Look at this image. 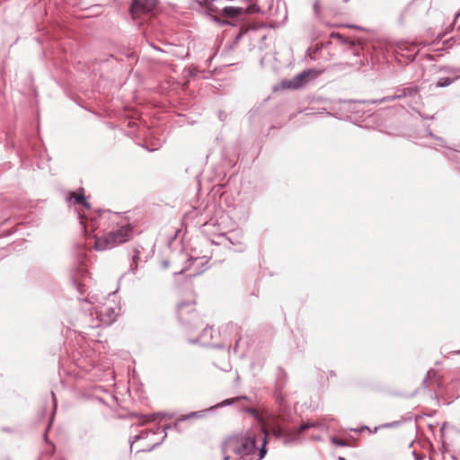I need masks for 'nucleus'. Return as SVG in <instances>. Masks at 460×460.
I'll list each match as a JSON object with an SVG mask.
<instances>
[{
    "mask_svg": "<svg viewBox=\"0 0 460 460\" xmlns=\"http://www.w3.org/2000/svg\"><path fill=\"white\" fill-rule=\"evenodd\" d=\"M208 337L210 339H212V328L211 327H206L203 332H201L200 336L199 339H196V340H190V341L191 343H196L198 342L199 341H202V340H206V338Z\"/></svg>",
    "mask_w": 460,
    "mask_h": 460,
    "instance_id": "f3484780",
    "label": "nucleus"
},
{
    "mask_svg": "<svg viewBox=\"0 0 460 460\" xmlns=\"http://www.w3.org/2000/svg\"><path fill=\"white\" fill-rule=\"evenodd\" d=\"M208 410H204V411H192V412H190L188 414H185V415H181L180 418H179V420L180 421H185L187 420H190L191 418H202L203 416H205L206 412H207Z\"/></svg>",
    "mask_w": 460,
    "mask_h": 460,
    "instance_id": "4468645a",
    "label": "nucleus"
},
{
    "mask_svg": "<svg viewBox=\"0 0 460 460\" xmlns=\"http://www.w3.org/2000/svg\"><path fill=\"white\" fill-rule=\"evenodd\" d=\"M312 438H313L314 440H317V441L322 440V437H321V436H319V435H314V436H312Z\"/></svg>",
    "mask_w": 460,
    "mask_h": 460,
    "instance_id": "f704fd0d",
    "label": "nucleus"
},
{
    "mask_svg": "<svg viewBox=\"0 0 460 460\" xmlns=\"http://www.w3.org/2000/svg\"><path fill=\"white\" fill-rule=\"evenodd\" d=\"M330 441L332 442V444H333L334 446H337V447H349V444L347 441L338 438L333 436L330 438Z\"/></svg>",
    "mask_w": 460,
    "mask_h": 460,
    "instance_id": "aec40b11",
    "label": "nucleus"
},
{
    "mask_svg": "<svg viewBox=\"0 0 460 460\" xmlns=\"http://www.w3.org/2000/svg\"><path fill=\"white\" fill-rule=\"evenodd\" d=\"M191 261H193L194 262L198 261H199V258H191Z\"/></svg>",
    "mask_w": 460,
    "mask_h": 460,
    "instance_id": "49530a36",
    "label": "nucleus"
},
{
    "mask_svg": "<svg viewBox=\"0 0 460 460\" xmlns=\"http://www.w3.org/2000/svg\"><path fill=\"white\" fill-rule=\"evenodd\" d=\"M51 395H52V398L54 400V409L56 410L57 408V402H56V400H55V394L53 392H51Z\"/></svg>",
    "mask_w": 460,
    "mask_h": 460,
    "instance_id": "58836bf2",
    "label": "nucleus"
},
{
    "mask_svg": "<svg viewBox=\"0 0 460 460\" xmlns=\"http://www.w3.org/2000/svg\"><path fill=\"white\" fill-rule=\"evenodd\" d=\"M399 99H400L399 94L398 93H394L393 95H388V96L383 97L381 99H371V100H367V101H361L360 102H364V103H383V102H392V101L399 100Z\"/></svg>",
    "mask_w": 460,
    "mask_h": 460,
    "instance_id": "9b49d317",
    "label": "nucleus"
},
{
    "mask_svg": "<svg viewBox=\"0 0 460 460\" xmlns=\"http://www.w3.org/2000/svg\"><path fill=\"white\" fill-rule=\"evenodd\" d=\"M283 387H284V384L278 385V390L279 392V394H282Z\"/></svg>",
    "mask_w": 460,
    "mask_h": 460,
    "instance_id": "72a5a7b5",
    "label": "nucleus"
},
{
    "mask_svg": "<svg viewBox=\"0 0 460 460\" xmlns=\"http://www.w3.org/2000/svg\"><path fill=\"white\" fill-rule=\"evenodd\" d=\"M203 270H199V271H198V272L194 273V274H193V276L199 275L200 273H202V271H203Z\"/></svg>",
    "mask_w": 460,
    "mask_h": 460,
    "instance_id": "a19ab883",
    "label": "nucleus"
},
{
    "mask_svg": "<svg viewBox=\"0 0 460 460\" xmlns=\"http://www.w3.org/2000/svg\"><path fill=\"white\" fill-rule=\"evenodd\" d=\"M434 373V375L436 374L432 369L429 370L427 372V375L426 376L423 378L422 382H421V385L423 386L424 389L428 388V383H429V376H430V373Z\"/></svg>",
    "mask_w": 460,
    "mask_h": 460,
    "instance_id": "b1692460",
    "label": "nucleus"
},
{
    "mask_svg": "<svg viewBox=\"0 0 460 460\" xmlns=\"http://www.w3.org/2000/svg\"><path fill=\"white\" fill-rule=\"evenodd\" d=\"M257 11L255 5H250L247 8L235 7V6H225L220 11L221 15L226 18L235 19L243 14L251 13Z\"/></svg>",
    "mask_w": 460,
    "mask_h": 460,
    "instance_id": "423d86ee",
    "label": "nucleus"
},
{
    "mask_svg": "<svg viewBox=\"0 0 460 460\" xmlns=\"http://www.w3.org/2000/svg\"><path fill=\"white\" fill-rule=\"evenodd\" d=\"M168 266H169V261H163V267H164V269H166Z\"/></svg>",
    "mask_w": 460,
    "mask_h": 460,
    "instance_id": "ea45409f",
    "label": "nucleus"
},
{
    "mask_svg": "<svg viewBox=\"0 0 460 460\" xmlns=\"http://www.w3.org/2000/svg\"><path fill=\"white\" fill-rule=\"evenodd\" d=\"M211 19L214 22H216L217 23H218L219 25H221V26L232 25V23L229 21L225 20V19H221V18H219L217 16H215V15L211 16Z\"/></svg>",
    "mask_w": 460,
    "mask_h": 460,
    "instance_id": "4be33fe9",
    "label": "nucleus"
},
{
    "mask_svg": "<svg viewBox=\"0 0 460 460\" xmlns=\"http://www.w3.org/2000/svg\"><path fill=\"white\" fill-rule=\"evenodd\" d=\"M331 37L332 39H337L341 43L347 46L349 49H350L355 56H359L360 46L359 44H356L354 40L345 38L339 32H332Z\"/></svg>",
    "mask_w": 460,
    "mask_h": 460,
    "instance_id": "0eeeda50",
    "label": "nucleus"
},
{
    "mask_svg": "<svg viewBox=\"0 0 460 460\" xmlns=\"http://www.w3.org/2000/svg\"><path fill=\"white\" fill-rule=\"evenodd\" d=\"M429 136H430L431 137H434V135H433L431 132H429Z\"/></svg>",
    "mask_w": 460,
    "mask_h": 460,
    "instance_id": "3c124183",
    "label": "nucleus"
},
{
    "mask_svg": "<svg viewBox=\"0 0 460 460\" xmlns=\"http://www.w3.org/2000/svg\"><path fill=\"white\" fill-rule=\"evenodd\" d=\"M282 375H283L284 379H286L287 374L286 373H282Z\"/></svg>",
    "mask_w": 460,
    "mask_h": 460,
    "instance_id": "09e8293b",
    "label": "nucleus"
},
{
    "mask_svg": "<svg viewBox=\"0 0 460 460\" xmlns=\"http://www.w3.org/2000/svg\"><path fill=\"white\" fill-rule=\"evenodd\" d=\"M241 399H247V397L246 396H240V397H235V398H231V399H225L221 402L216 404L215 406H211L208 410H214V409H217V408H221V407H225V406H230V405L234 404L235 402H237V401H239Z\"/></svg>",
    "mask_w": 460,
    "mask_h": 460,
    "instance_id": "f8f14e48",
    "label": "nucleus"
},
{
    "mask_svg": "<svg viewBox=\"0 0 460 460\" xmlns=\"http://www.w3.org/2000/svg\"><path fill=\"white\" fill-rule=\"evenodd\" d=\"M164 416H165V414L163 413V412H156V413H151V414H148V415H144L143 416L145 418L144 422L154 421L157 418L164 417Z\"/></svg>",
    "mask_w": 460,
    "mask_h": 460,
    "instance_id": "412c9836",
    "label": "nucleus"
},
{
    "mask_svg": "<svg viewBox=\"0 0 460 460\" xmlns=\"http://www.w3.org/2000/svg\"><path fill=\"white\" fill-rule=\"evenodd\" d=\"M280 397H281V394H279V399H280V401H283V398H280Z\"/></svg>",
    "mask_w": 460,
    "mask_h": 460,
    "instance_id": "5fc2aeb1",
    "label": "nucleus"
},
{
    "mask_svg": "<svg viewBox=\"0 0 460 460\" xmlns=\"http://www.w3.org/2000/svg\"><path fill=\"white\" fill-rule=\"evenodd\" d=\"M227 327H230V328H232V329H233V328L234 327V325L233 323H229V324L227 325Z\"/></svg>",
    "mask_w": 460,
    "mask_h": 460,
    "instance_id": "c03bdc74",
    "label": "nucleus"
},
{
    "mask_svg": "<svg viewBox=\"0 0 460 460\" xmlns=\"http://www.w3.org/2000/svg\"><path fill=\"white\" fill-rule=\"evenodd\" d=\"M345 26H346V27H348V28H351V29L363 30V28H362V27L358 26V25L347 24V25H345Z\"/></svg>",
    "mask_w": 460,
    "mask_h": 460,
    "instance_id": "c85d7f7f",
    "label": "nucleus"
},
{
    "mask_svg": "<svg viewBox=\"0 0 460 460\" xmlns=\"http://www.w3.org/2000/svg\"><path fill=\"white\" fill-rule=\"evenodd\" d=\"M457 79H460V76H456L455 78H450V77H442V78H439L436 84H435V86L437 88H443V87H447L449 86L450 84H452Z\"/></svg>",
    "mask_w": 460,
    "mask_h": 460,
    "instance_id": "ddd939ff",
    "label": "nucleus"
},
{
    "mask_svg": "<svg viewBox=\"0 0 460 460\" xmlns=\"http://www.w3.org/2000/svg\"><path fill=\"white\" fill-rule=\"evenodd\" d=\"M85 302H89V303H92L91 301L88 300V298H85L84 299Z\"/></svg>",
    "mask_w": 460,
    "mask_h": 460,
    "instance_id": "603ef678",
    "label": "nucleus"
},
{
    "mask_svg": "<svg viewBox=\"0 0 460 460\" xmlns=\"http://www.w3.org/2000/svg\"><path fill=\"white\" fill-rule=\"evenodd\" d=\"M338 460H346V458H345V457H343V456H339V457H338Z\"/></svg>",
    "mask_w": 460,
    "mask_h": 460,
    "instance_id": "a18cd8bd",
    "label": "nucleus"
},
{
    "mask_svg": "<svg viewBox=\"0 0 460 460\" xmlns=\"http://www.w3.org/2000/svg\"><path fill=\"white\" fill-rule=\"evenodd\" d=\"M456 155V159H457V161H458V162H459V164H460V154Z\"/></svg>",
    "mask_w": 460,
    "mask_h": 460,
    "instance_id": "79ce46f5",
    "label": "nucleus"
},
{
    "mask_svg": "<svg viewBox=\"0 0 460 460\" xmlns=\"http://www.w3.org/2000/svg\"><path fill=\"white\" fill-rule=\"evenodd\" d=\"M369 430V428L367 426H361L359 429H351L350 430L352 431H355V432H361L363 430Z\"/></svg>",
    "mask_w": 460,
    "mask_h": 460,
    "instance_id": "cd10ccee",
    "label": "nucleus"
},
{
    "mask_svg": "<svg viewBox=\"0 0 460 460\" xmlns=\"http://www.w3.org/2000/svg\"><path fill=\"white\" fill-rule=\"evenodd\" d=\"M87 229H88V226H85L84 230L87 231Z\"/></svg>",
    "mask_w": 460,
    "mask_h": 460,
    "instance_id": "864d4df0",
    "label": "nucleus"
},
{
    "mask_svg": "<svg viewBox=\"0 0 460 460\" xmlns=\"http://www.w3.org/2000/svg\"><path fill=\"white\" fill-rule=\"evenodd\" d=\"M219 0H203L201 5L208 8L209 12H219L218 8L214 4V3L218 2Z\"/></svg>",
    "mask_w": 460,
    "mask_h": 460,
    "instance_id": "a211bd4d",
    "label": "nucleus"
},
{
    "mask_svg": "<svg viewBox=\"0 0 460 460\" xmlns=\"http://www.w3.org/2000/svg\"><path fill=\"white\" fill-rule=\"evenodd\" d=\"M412 455L414 456V458L415 460H422V457L420 456L418 454H416L415 452L412 453Z\"/></svg>",
    "mask_w": 460,
    "mask_h": 460,
    "instance_id": "c9c22d12",
    "label": "nucleus"
},
{
    "mask_svg": "<svg viewBox=\"0 0 460 460\" xmlns=\"http://www.w3.org/2000/svg\"><path fill=\"white\" fill-rule=\"evenodd\" d=\"M345 2H348L349 0H344Z\"/></svg>",
    "mask_w": 460,
    "mask_h": 460,
    "instance_id": "6e6d98bb",
    "label": "nucleus"
},
{
    "mask_svg": "<svg viewBox=\"0 0 460 460\" xmlns=\"http://www.w3.org/2000/svg\"><path fill=\"white\" fill-rule=\"evenodd\" d=\"M180 422L181 421L178 419L172 425H166V426H164L163 431H165V429H171V428H173V429L178 430L179 429Z\"/></svg>",
    "mask_w": 460,
    "mask_h": 460,
    "instance_id": "a878e982",
    "label": "nucleus"
},
{
    "mask_svg": "<svg viewBox=\"0 0 460 460\" xmlns=\"http://www.w3.org/2000/svg\"><path fill=\"white\" fill-rule=\"evenodd\" d=\"M185 313L195 314L192 303L181 302L177 306V314L179 321L187 323L189 320L185 318Z\"/></svg>",
    "mask_w": 460,
    "mask_h": 460,
    "instance_id": "6e6552de",
    "label": "nucleus"
},
{
    "mask_svg": "<svg viewBox=\"0 0 460 460\" xmlns=\"http://www.w3.org/2000/svg\"><path fill=\"white\" fill-rule=\"evenodd\" d=\"M212 347L213 348H217V349H225L226 345H224V344H213Z\"/></svg>",
    "mask_w": 460,
    "mask_h": 460,
    "instance_id": "2f4dec72",
    "label": "nucleus"
},
{
    "mask_svg": "<svg viewBox=\"0 0 460 460\" xmlns=\"http://www.w3.org/2000/svg\"><path fill=\"white\" fill-rule=\"evenodd\" d=\"M437 71L439 73L456 74L460 73V67L451 66H438Z\"/></svg>",
    "mask_w": 460,
    "mask_h": 460,
    "instance_id": "2eb2a0df",
    "label": "nucleus"
},
{
    "mask_svg": "<svg viewBox=\"0 0 460 460\" xmlns=\"http://www.w3.org/2000/svg\"><path fill=\"white\" fill-rule=\"evenodd\" d=\"M73 282H74V285L76 288L77 291L80 294H83L84 293V285H82L78 280H76L75 279H73Z\"/></svg>",
    "mask_w": 460,
    "mask_h": 460,
    "instance_id": "393cba45",
    "label": "nucleus"
},
{
    "mask_svg": "<svg viewBox=\"0 0 460 460\" xmlns=\"http://www.w3.org/2000/svg\"><path fill=\"white\" fill-rule=\"evenodd\" d=\"M456 41V40L455 38H451L447 40H445L443 44L446 45L447 48H451Z\"/></svg>",
    "mask_w": 460,
    "mask_h": 460,
    "instance_id": "bb28decb",
    "label": "nucleus"
},
{
    "mask_svg": "<svg viewBox=\"0 0 460 460\" xmlns=\"http://www.w3.org/2000/svg\"><path fill=\"white\" fill-rule=\"evenodd\" d=\"M404 90V87L402 88H397L394 93H402Z\"/></svg>",
    "mask_w": 460,
    "mask_h": 460,
    "instance_id": "4c0bfd02",
    "label": "nucleus"
},
{
    "mask_svg": "<svg viewBox=\"0 0 460 460\" xmlns=\"http://www.w3.org/2000/svg\"><path fill=\"white\" fill-rule=\"evenodd\" d=\"M418 92H419L418 87L409 86V87H404L403 93H398V94H399L400 99H402V98L408 97V96H413V95L417 94Z\"/></svg>",
    "mask_w": 460,
    "mask_h": 460,
    "instance_id": "dca6fc26",
    "label": "nucleus"
},
{
    "mask_svg": "<svg viewBox=\"0 0 460 460\" xmlns=\"http://www.w3.org/2000/svg\"><path fill=\"white\" fill-rule=\"evenodd\" d=\"M321 71L316 69H305L289 80H283L281 85L286 89H299L315 79Z\"/></svg>",
    "mask_w": 460,
    "mask_h": 460,
    "instance_id": "20e7f679",
    "label": "nucleus"
},
{
    "mask_svg": "<svg viewBox=\"0 0 460 460\" xmlns=\"http://www.w3.org/2000/svg\"><path fill=\"white\" fill-rule=\"evenodd\" d=\"M119 213H113L110 210L102 212L97 218L91 222V227L94 232L102 224L108 223L112 229L107 234L99 237L96 234L94 238V249L96 251H105L111 249L119 244L128 242L131 236L133 229L128 223H122Z\"/></svg>",
    "mask_w": 460,
    "mask_h": 460,
    "instance_id": "f03ea898",
    "label": "nucleus"
},
{
    "mask_svg": "<svg viewBox=\"0 0 460 460\" xmlns=\"http://www.w3.org/2000/svg\"><path fill=\"white\" fill-rule=\"evenodd\" d=\"M268 420L262 434L255 432L239 433L229 436L221 445L223 460H261L265 457L269 434H272Z\"/></svg>",
    "mask_w": 460,
    "mask_h": 460,
    "instance_id": "f257e3e1",
    "label": "nucleus"
},
{
    "mask_svg": "<svg viewBox=\"0 0 460 460\" xmlns=\"http://www.w3.org/2000/svg\"><path fill=\"white\" fill-rule=\"evenodd\" d=\"M157 4V0H133L129 10L133 19H137L140 13L152 12Z\"/></svg>",
    "mask_w": 460,
    "mask_h": 460,
    "instance_id": "39448f33",
    "label": "nucleus"
},
{
    "mask_svg": "<svg viewBox=\"0 0 460 460\" xmlns=\"http://www.w3.org/2000/svg\"><path fill=\"white\" fill-rule=\"evenodd\" d=\"M436 138H437L438 141H440V142H444L443 138H441V137H437Z\"/></svg>",
    "mask_w": 460,
    "mask_h": 460,
    "instance_id": "37998d69",
    "label": "nucleus"
},
{
    "mask_svg": "<svg viewBox=\"0 0 460 460\" xmlns=\"http://www.w3.org/2000/svg\"><path fill=\"white\" fill-rule=\"evenodd\" d=\"M150 46L156 51H159V52H164V50L160 48V47H157L155 46V44L153 43H150Z\"/></svg>",
    "mask_w": 460,
    "mask_h": 460,
    "instance_id": "7c9ffc66",
    "label": "nucleus"
},
{
    "mask_svg": "<svg viewBox=\"0 0 460 460\" xmlns=\"http://www.w3.org/2000/svg\"><path fill=\"white\" fill-rule=\"evenodd\" d=\"M44 438H45V440L47 441V431H46V432H45V434H44Z\"/></svg>",
    "mask_w": 460,
    "mask_h": 460,
    "instance_id": "8fccbe9b",
    "label": "nucleus"
},
{
    "mask_svg": "<svg viewBox=\"0 0 460 460\" xmlns=\"http://www.w3.org/2000/svg\"><path fill=\"white\" fill-rule=\"evenodd\" d=\"M218 117L220 120H224V119L226 118V114L223 111H219Z\"/></svg>",
    "mask_w": 460,
    "mask_h": 460,
    "instance_id": "473e14b6",
    "label": "nucleus"
},
{
    "mask_svg": "<svg viewBox=\"0 0 460 460\" xmlns=\"http://www.w3.org/2000/svg\"><path fill=\"white\" fill-rule=\"evenodd\" d=\"M314 10L315 13H319V2L318 1H315L314 3Z\"/></svg>",
    "mask_w": 460,
    "mask_h": 460,
    "instance_id": "c756f323",
    "label": "nucleus"
},
{
    "mask_svg": "<svg viewBox=\"0 0 460 460\" xmlns=\"http://www.w3.org/2000/svg\"><path fill=\"white\" fill-rule=\"evenodd\" d=\"M453 353L460 355V349L456 350V351H453Z\"/></svg>",
    "mask_w": 460,
    "mask_h": 460,
    "instance_id": "de8ad7c7",
    "label": "nucleus"
},
{
    "mask_svg": "<svg viewBox=\"0 0 460 460\" xmlns=\"http://www.w3.org/2000/svg\"><path fill=\"white\" fill-rule=\"evenodd\" d=\"M240 339H241V338H239V339L235 341V345H234V353H236V351H237V347H238V343H239Z\"/></svg>",
    "mask_w": 460,
    "mask_h": 460,
    "instance_id": "e433bc0d",
    "label": "nucleus"
},
{
    "mask_svg": "<svg viewBox=\"0 0 460 460\" xmlns=\"http://www.w3.org/2000/svg\"><path fill=\"white\" fill-rule=\"evenodd\" d=\"M334 418L323 417L319 420L312 421L307 420L302 423L297 429L291 432L287 427L283 425L284 421H287L286 416H271L269 427L272 432V435L276 438H286L285 444L296 442L298 439V436L305 431L306 429L316 428L322 429H328L330 423L334 421Z\"/></svg>",
    "mask_w": 460,
    "mask_h": 460,
    "instance_id": "7ed1b4c3",
    "label": "nucleus"
},
{
    "mask_svg": "<svg viewBox=\"0 0 460 460\" xmlns=\"http://www.w3.org/2000/svg\"><path fill=\"white\" fill-rule=\"evenodd\" d=\"M167 437V434L166 432H164V435L162 438V440L160 442H157L155 444H154L152 447H150L149 448H146V449H139L137 452H150L152 451L153 449H155L156 447L160 446L162 444V442L165 439V438Z\"/></svg>",
    "mask_w": 460,
    "mask_h": 460,
    "instance_id": "5701e85b",
    "label": "nucleus"
},
{
    "mask_svg": "<svg viewBox=\"0 0 460 460\" xmlns=\"http://www.w3.org/2000/svg\"><path fill=\"white\" fill-rule=\"evenodd\" d=\"M148 436V431L147 430H141L139 432V434L136 435L132 440H130V451L132 450V446L135 442L140 440V439H145Z\"/></svg>",
    "mask_w": 460,
    "mask_h": 460,
    "instance_id": "6ab92c4d",
    "label": "nucleus"
},
{
    "mask_svg": "<svg viewBox=\"0 0 460 460\" xmlns=\"http://www.w3.org/2000/svg\"><path fill=\"white\" fill-rule=\"evenodd\" d=\"M140 253H141L140 248L136 247L133 249V254H132L131 263H130V267L128 269V272L135 274V271L138 265V261L140 260Z\"/></svg>",
    "mask_w": 460,
    "mask_h": 460,
    "instance_id": "9d476101",
    "label": "nucleus"
},
{
    "mask_svg": "<svg viewBox=\"0 0 460 460\" xmlns=\"http://www.w3.org/2000/svg\"><path fill=\"white\" fill-rule=\"evenodd\" d=\"M68 202L74 201L75 204L82 205L86 208H90V203L87 202L86 198L84 193V189H80L78 193H75L71 191L66 198Z\"/></svg>",
    "mask_w": 460,
    "mask_h": 460,
    "instance_id": "1a4fd4ad",
    "label": "nucleus"
}]
</instances>
